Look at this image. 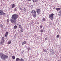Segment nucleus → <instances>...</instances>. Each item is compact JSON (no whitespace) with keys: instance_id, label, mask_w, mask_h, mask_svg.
I'll return each mask as SVG.
<instances>
[{"instance_id":"obj_1","label":"nucleus","mask_w":61,"mask_h":61,"mask_svg":"<svg viewBox=\"0 0 61 61\" xmlns=\"http://www.w3.org/2000/svg\"><path fill=\"white\" fill-rule=\"evenodd\" d=\"M18 16L16 14L13 15L11 17V18L10 19V21L11 23L12 24H15L16 23V21L17 20V18Z\"/></svg>"},{"instance_id":"obj_2","label":"nucleus","mask_w":61,"mask_h":61,"mask_svg":"<svg viewBox=\"0 0 61 61\" xmlns=\"http://www.w3.org/2000/svg\"><path fill=\"white\" fill-rule=\"evenodd\" d=\"M0 56L1 58L3 60H5L6 58L8 57V56L5 55L3 53L0 54Z\"/></svg>"},{"instance_id":"obj_3","label":"nucleus","mask_w":61,"mask_h":61,"mask_svg":"<svg viewBox=\"0 0 61 61\" xmlns=\"http://www.w3.org/2000/svg\"><path fill=\"white\" fill-rule=\"evenodd\" d=\"M54 15V14L53 13L50 14L49 16V18L51 20H53Z\"/></svg>"},{"instance_id":"obj_4","label":"nucleus","mask_w":61,"mask_h":61,"mask_svg":"<svg viewBox=\"0 0 61 61\" xmlns=\"http://www.w3.org/2000/svg\"><path fill=\"white\" fill-rule=\"evenodd\" d=\"M5 13L3 12V11L2 10H0V15H5Z\"/></svg>"},{"instance_id":"obj_5","label":"nucleus","mask_w":61,"mask_h":61,"mask_svg":"<svg viewBox=\"0 0 61 61\" xmlns=\"http://www.w3.org/2000/svg\"><path fill=\"white\" fill-rule=\"evenodd\" d=\"M36 11L38 15H39L40 14V10L39 9H37L36 10Z\"/></svg>"},{"instance_id":"obj_6","label":"nucleus","mask_w":61,"mask_h":61,"mask_svg":"<svg viewBox=\"0 0 61 61\" xmlns=\"http://www.w3.org/2000/svg\"><path fill=\"white\" fill-rule=\"evenodd\" d=\"M4 42L5 41H3L2 40H1L0 42V44H1L2 45H4Z\"/></svg>"},{"instance_id":"obj_7","label":"nucleus","mask_w":61,"mask_h":61,"mask_svg":"<svg viewBox=\"0 0 61 61\" xmlns=\"http://www.w3.org/2000/svg\"><path fill=\"white\" fill-rule=\"evenodd\" d=\"M26 44V41H25L22 43V45H24V44Z\"/></svg>"},{"instance_id":"obj_8","label":"nucleus","mask_w":61,"mask_h":61,"mask_svg":"<svg viewBox=\"0 0 61 61\" xmlns=\"http://www.w3.org/2000/svg\"><path fill=\"white\" fill-rule=\"evenodd\" d=\"M8 32H6L5 35V37H7V35H8Z\"/></svg>"},{"instance_id":"obj_9","label":"nucleus","mask_w":61,"mask_h":61,"mask_svg":"<svg viewBox=\"0 0 61 61\" xmlns=\"http://www.w3.org/2000/svg\"><path fill=\"white\" fill-rule=\"evenodd\" d=\"M51 55H52V54H53V53H54V52L53 51V50H51Z\"/></svg>"},{"instance_id":"obj_10","label":"nucleus","mask_w":61,"mask_h":61,"mask_svg":"<svg viewBox=\"0 0 61 61\" xmlns=\"http://www.w3.org/2000/svg\"><path fill=\"white\" fill-rule=\"evenodd\" d=\"M56 10L57 11H59V10H61V8H56Z\"/></svg>"},{"instance_id":"obj_11","label":"nucleus","mask_w":61,"mask_h":61,"mask_svg":"<svg viewBox=\"0 0 61 61\" xmlns=\"http://www.w3.org/2000/svg\"><path fill=\"white\" fill-rule=\"evenodd\" d=\"M17 28V26L16 25H15L13 27V29H16Z\"/></svg>"},{"instance_id":"obj_12","label":"nucleus","mask_w":61,"mask_h":61,"mask_svg":"<svg viewBox=\"0 0 61 61\" xmlns=\"http://www.w3.org/2000/svg\"><path fill=\"white\" fill-rule=\"evenodd\" d=\"M36 14H34L33 15V17H34V18H35L36 17Z\"/></svg>"},{"instance_id":"obj_13","label":"nucleus","mask_w":61,"mask_h":61,"mask_svg":"<svg viewBox=\"0 0 61 61\" xmlns=\"http://www.w3.org/2000/svg\"><path fill=\"white\" fill-rule=\"evenodd\" d=\"M11 43V41H10L8 42V45H9V44H10Z\"/></svg>"},{"instance_id":"obj_14","label":"nucleus","mask_w":61,"mask_h":61,"mask_svg":"<svg viewBox=\"0 0 61 61\" xmlns=\"http://www.w3.org/2000/svg\"><path fill=\"white\" fill-rule=\"evenodd\" d=\"M1 40H2L3 41H5L4 40V37H2L1 38Z\"/></svg>"},{"instance_id":"obj_15","label":"nucleus","mask_w":61,"mask_h":61,"mask_svg":"<svg viewBox=\"0 0 61 61\" xmlns=\"http://www.w3.org/2000/svg\"><path fill=\"white\" fill-rule=\"evenodd\" d=\"M19 27L20 28H22V26L21 25H19Z\"/></svg>"},{"instance_id":"obj_16","label":"nucleus","mask_w":61,"mask_h":61,"mask_svg":"<svg viewBox=\"0 0 61 61\" xmlns=\"http://www.w3.org/2000/svg\"><path fill=\"white\" fill-rule=\"evenodd\" d=\"M32 1L33 2H37V0H32Z\"/></svg>"},{"instance_id":"obj_17","label":"nucleus","mask_w":61,"mask_h":61,"mask_svg":"<svg viewBox=\"0 0 61 61\" xmlns=\"http://www.w3.org/2000/svg\"><path fill=\"white\" fill-rule=\"evenodd\" d=\"M15 4H13L12 5V8H14L15 7Z\"/></svg>"},{"instance_id":"obj_18","label":"nucleus","mask_w":61,"mask_h":61,"mask_svg":"<svg viewBox=\"0 0 61 61\" xmlns=\"http://www.w3.org/2000/svg\"><path fill=\"white\" fill-rule=\"evenodd\" d=\"M33 13L34 14H36V11L34 10Z\"/></svg>"},{"instance_id":"obj_19","label":"nucleus","mask_w":61,"mask_h":61,"mask_svg":"<svg viewBox=\"0 0 61 61\" xmlns=\"http://www.w3.org/2000/svg\"><path fill=\"white\" fill-rule=\"evenodd\" d=\"M20 60V61H24V60L22 58H21Z\"/></svg>"},{"instance_id":"obj_20","label":"nucleus","mask_w":61,"mask_h":61,"mask_svg":"<svg viewBox=\"0 0 61 61\" xmlns=\"http://www.w3.org/2000/svg\"><path fill=\"white\" fill-rule=\"evenodd\" d=\"M0 27H1V28H2L3 27V26L2 25H0Z\"/></svg>"},{"instance_id":"obj_21","label":"nucleus","mask_w":61,"mask_h":61,"mask_svg":"<svg viewBox=\"0 0 61 61\" xmlns=\"http://www.w3.org/2000/svg\"><path fill=\"white\" fill-rule=\"evenodd\" d=\"M44 32V30H41V33H43V32Z\"/></svg>"},{"instance_id":"obj_22","label":"nucleus","mask_w":61,"mask_h":61,"mask_svg":"<svg viewBox=\"0 0 61 61\" xmlns=\"http://www.w3.org/2000/svg\"><path fill=\"white\" fill-rule=\"evenodd\" d=\"M15 57L14 56H12V59H15Z\"/></svg>"},{"instance_id":"obj_23","label":"nucleus","mask_w":61,"mask_h":61,"mask_svg":"<svg viewBox=\"0 0 61 61\" xmlns=\"http://www.w3.org/2000/svg\"><path fill=\"white\" fill-rule=\"evenodd\" d=\"M42 21H46V18H44L42 19Z\"/></svg>"},{"instance_id":"obj_24","label":"nucleus","mask_w":61,"mask_h":61,"mask_svg":"<svg viewBox=\"0 0 61 61\" xmlns=\"http://www.w3.org/2000/svg\"><path fill=\"white\" fill-rule=\"evenodd\" d=\"M42 25H40V28H41H41H42Z\"/></svg>"},{"instance_id":"obj_25","label":"nucleus","mask_w":61,"mask_h":61,"mask_svg":"<svg viewBox=\"0 0 61 61\" xmlns=\"http://www.w3.org/2000/svg\"><path fill=\"white\" fill-rule=\"evenodd\" d=\"M21 29L20 30V31L21 32H23V29H22L21 28Z\"/></svg>"},{"instance_id":"obj_26","label":"nucleus","mask_w":61,"mask_h":61,"mask_svg":"<svg viewBox=\"0 0 61 61\" xmlns=\"http://www.w3.org/2000/svg\"><path fill=\"white\" fill-rule=\"evenodd\" d=\"M25 10H26L24 8V12H26V11Z\"/></svg>"},{"instance_id":"obj_27","label":"nucleus","mask_w":61,"mask_h":61,"mask_svg":"<svg viewBox=\"0 0 61 61\" xmlns=\"http://www.w3.org/2000/svg\"><path fill=\"white\" fill-rule=\"evenodd\" d=\"M34 10H32V11L31 12V13H33V12H34Z\"/></svg>"},{"instance_id":"obj_28","label":"nucleus","mask_w":61,"mask_h":61,"mask_svg":"<svg viewBox=\"0 0 61 61\" xmlns=\"http://www.w3.org/2000/svg\"><path fill=\"white\" fill-rule=\"evenodd\" d=\"M56 37H57V38H58V37H59V36L58 35H57Z\"/></svg>"},{"instance_id":"obj_29","label":"nucleus","mask_w":61,"mask_h":61,"mask_svg":"<svg viewBox=\"0 0 61 61\" xmlns=\"http://www.w3.org/2000/svg\"><path fill=\"white\" fill-rule=\"evenodd\" d=\"M47 40V38H46L45 39V41H46Z\"/></svg>"},{"instance_id":"obj_30","label":"nucleus","mask_w":61,"mask_h":61,"mask_svg":"<svg viewBox=\"0 0 61 61\" xmlns=\"http://www.w3.org/2000/svg\"><path fill=\"white\" fill-rule=\"evenodd\" d=\"M47 51L46 50H45L44 51V52H47Z\"/></svg>"},{"instance_id":"obj_31","label":"nucleus","mask_w":61,"mask_h":61,"mask_svg":"<svg viewBox=\"0 0 61 61\" xmlns=\"http://www.w3.org/2000/svg\"><path fill=\"white\" fill-rule=\"evenodd\" d=\"M27 49H28V51H29V50H30V48H29H29L28 47Z\"/></svg>"},{"instance_id":"obj_32","label":"nucleus","mask_w":61,"mask_h":61,"mask_svg":"<svg viewBox=\"0 0 61 61\" xmlns=\"http://www.w3.org/2000/svg\"><path fill=\"white\" fill-rule=\"evenodd\" d=\"M14 10L15 11V12H16V8H15V9H14Z\"/></svg>"},{"instance_id":"obj_33","label":"nucleus","mask_w":61,"mask_h":61,"mask_svg":"<svg viewBox=\"0 0 61 61\" xmlns=\"http://www.w3.org/2000/svg\"><path fill=\"white\" fill-rule=\"evenodd\" d=\"M7 21L8 22H9V20L8 19L7 20Z\"/></svg>"},{"instance_id":"obj_34","label":"nucleus","mask_w":61,"mask_h":61,"mask_svg":"<svg viewBox=\"0 0 61 61\" xmlns=\"http://www.w3.org/2000/svg\"><path fill=\"white\" fill-rule=\"evenodd\" d=\"M59 14H60L61 13V10H60L59 12Z\"/></svg>"},{"instance_id":"obj_35","label":"nucleus","mask_w":61,"mask_h":61,"mask_svg":"<svg viewBox=\"0 0 61 61\" xmlns=\"http://www.w3.org/2000/svg\"><path fill=\"white\" fill-rule=\"evenodd\" d=\"M19 9H20V10H22V8H19Z\"/></svg>"},{"instance_id":"obj_36","label":"nucleus","mask_w":61,"mask_h":61,"mask_svg":"<svg viewBox=\"0 0 61 61\" xmlns=\"http://www.w3.org/2000/svg\"><path fill=\"white\" fill-rule=\"evenodd\" d=\"M28 1H31V0H27Z\"/></svg>"},{"instance_id":"obj_37","label":"nucleus","mask_w":61,"mask_h":61,"mask_svg":"<svg viewBox=\"0 0 61 61\" xmlns=\"http://www.w3.org/2000/svg\"><path fill=\"white\" fill-rule=\"evenodd\" d=\"M31 6L32 7V8H32L33 7V6Z\"/></svg>"},{"instance_id":"obj_38","label":"nucleus","mask_w":61,"mask_h":61,"mask_svg":"<svg viewBox=\"0 0 61 61\" xmlns=\"http://www.w3.org/2000/svg\"><path fill=\"white\" fill-rule=\"evenodd\" d=\"M60 14L61 15V13H60Z\"/></svg>"}]
</instances>
